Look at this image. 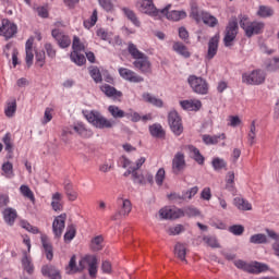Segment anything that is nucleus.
Segmentation results:
<instances>
[{"label":"nucleus","instance_id":"864d4df0","mask_svg":"<svg viewBox=\"0 0 279 279\" xmlns=\"http://www.w3.org/2000/svg\"><path fill=\"white\" fill-rule=\"evenodd\" d=\"M211 166L214 167L215 171H221V169H226V167H228V162L219 157H216L213 159Z\"/></svg>","mask_w":279,"mask_h":279},{"label":"nucleus","instance_id":"e433bc0d","mask_svg":"<svg viewBox=\"0 0 279 279\" xmlns=\"http://www.w3.org/2000/svg\"><path fill=\"white\" fill-rule=\"evenodd\" d=\"M256 15L259 16V19H269L274 16V9L267 5H259Z\"/></svg>","mask_w":279,"mask_h":279},{"label":"nucleus","instance_id":"13d9d810","mask_svg":"<svg viewBox=\"0 0 279 279\" xmlns=\"http://www.w3.org/2000/svg\"><path fill=\"white\" fill-rule=\"evenodd\" d=\"M167 177V172L165 171V168H160L156 175H155V182L158 186H162L165 182V178Z\"/></svg>","mask_w":279,"mask_h":279},{"label":"nucleus","instance_id":"f257e3e1","mask_svg":"<svg viewBox=\"0 0 279 279\" xmlns=\"http://www.w3.org/2000/svg\"><path fill=\"white\" fill-rule=\"evenodd\" d=\"M85 118L88 123H90L92 125H94V128H97L98 130H112V128L117 125V122L114 120L104 117L98 111H92L85 114Z\"/></svg>","mask_w":279,"mask_h":279},{"label":"nucleus","instance_id":"680f3d73","mask_svg":"<svg viewBox=\"0 0 279 279\" xmlns=\"http://www.w3.org/2000/svg\"><path fill=\"white\" fill-rule=\"evenodd\" d=\"M75 234H76L75 227L73 225L69 226L64 234V241L65 242L73 241V239H75Z\"/></svg>","mask_w":279,"mask_h":279},{"label":"nucleus","instance_id":"6ab92c4d","mask_svg":"<svg viewBox=\"0 0 279 279\" xmlns=\"http://www.w3.org/2000/svg\"><path fill=\"white\" fill-rule=\"evenodd\" d=\"M180 106L183 110H187L189 112H197L202 109V100L199 99H190V100H181Z\"/></svg>","mask_w":279,"mask_h":279},{"label":"nucleus","instance_id":"338daca9","mask_svg":"<svg viewBox=\"0 0 279 279\" xmlns=\"http://www.w3.org/2000/svg\"><path fill=\"white\" fill-rule=\"evenodd\" d=\"M184 217H197L199 216V210L195 207H185L183 209Z\"/></svg>","mask_w":279,"mask_h":279},{"label":"nucleus","instance_id":"0e129e2a","mask_svg":"<svg viewBox=\"0 0 279 279\" xmlns=\"http://www.w3.org/2000/svg\"><path fill=\"white\" fill-rule=\"evenodd\" d=\"M21 227L24 230H27V232H31L32 234H38V232H40V230H38L37 227L32 226L29 222L25 220L21 221Z\"/></svg>","mask_w":279,"mask_h":279},{"label":"nucleus","instance_id":"79ce46f5","mask_svg":"<svg viewBox=\"0 0 279 279\" xmlns=\"http://www.w3.org/2000/svg\"><path fill=\"white\" fill-rule=\"evenodd\" d=\"M66 274H77V271H82V267H77V262L75 255H73L70 259L69 265L65 268Z\"/></svg>","mask_w":279,"mask_h":279},{"label":"nucleus","instance_id":"412c9836","mask_svg":"<svg viewBox=\"0 0 279 279\" xmlns=\"http://www.w3.org/2000/svg\"><path fill=\"white\" fill-rule=\"evenodd\" d=\"M133 66L138 69L142 73H149V71H151V62H149V58L146 54L135 60Z\"/></svg>","mask_w":279,"mask_h":279},{"label":"nucleus","instance_id":"b1692460","mask_svg":"<svg viewBox=\"0 0 279 279\" xmlns=\"http://www.w3.org/2000/svg\"><path fill=\"white\" fill-rule=\"evenodd\" d=\"M41 274L43 276L50 279H62V276L60 275V270H58V268H56V266H52V265L43 266Z\"/></svg>","mask_w":279,"mask_h":279},{"label":"nucleus","instance_id":"3c124183","mask_svg":"<svg viewBox=\"0 0 279 279\" xmlns=\"http://www.w3.org/2000/svg\"><path fill=\"white\" fill-rule=\"evenodd\" d=\"M2 175L5 178H14V166H12V162L7 161L2 165Z\"/></svg>","mask_w":279,"mask_h":279},{"label":"nucleus","instance_id":"bb28decb","mask_svg":"<svg viewBox=\"0 0 279 279\" xmlns=\"http://www.w3.org/2000/svg\"><path fill=\"white\" fill-rule=\"evenodd\" d=\"M63 189H64L65 195L70 202H75V199H77L78 194H77V191H75V189L73 187L72 182L65 181L63 183Z\"/></svg>","mask_w":279,"mask_h":279},{"label":"nucleus","instance_id":"f704fd0d","mask_svg":"<svg viewBox=\"0 0 279 279\" xmlns=\"http://www.w3.org/2000/svg\"><path fill=\"white\" fill-rule=\"evenodd\" d=\"M108 112L111 114L112 119H125V111L120 109L117 105H110Z\"/></svg>","mask_w":279,"mask_h":279},{"label":"nucleus","instance_id":"69168bd1","mask_svg":"<svg viewBox=\"0 0 279 279\" xmlns=\"http://www.w3.org/2000/svg\"><path fill=\"white\" fill-rule=\"evenodd\" d=\"M181 232H184V226L182 225H177L175 227L168 229V234H170V236H175L181 234Z\"/></svg>","mask_w":279,"mask_h":279},{"label":"nucleus","instance_id":"603ef678","mask_svg":"<svg viewBox=\"0 0 279 279\" xmlns=\"http://www.w3.org/2000/svg\"><path fill=\"white\" fill-rule=\"evenodd\" d=\"M22 265H23L25 271H27V274H29V276H32V274H34V264H32V257L25 255L22 259Z\"/></svg>","mask_w":279,"mask_h":279},{"label":"nucleus","instance_id":"a878e982","mask_svg":"<svg viewBox=\"0 0 279 279\" xmlns=\"http://www.w3.org/2000/svg\"><path fill=\"white\" fill-rule=\"evenodd\" d=\"M2 215L8 226H14V221H16V217H17L16 209L12 207H8L3 210Z\"/></svg>","mask_w":279,"mask_h":279},{"label":"nucleus","instance_id":"aec40b11","mask_svg":"<svg viewBox=\"0 0 279 279\" xmlns=\"http://www.w3.org/2000/svg\"><path fill=\"white\" fill-rule=\"evenodd\" d=\"M186 167V161L184 160V154L177 153L174 155V158L172 160V171L178 175L180 171H183V169Z\"/></svg>","mask_w":279,"mask_h":279},{"label":"nucleus","instance_id":"6e6d98bb","mask_svg":"<svg viewBox=\"0 0 279 279\" xmlns=\"http://www.w3.org/2000/svg\"><path fill=\"white\" fill-rule=\"evenodd\" d=\"M124 118L130 119L133 123H138V121H141V114L132 109L124 112Z\"/></svg>","mask_w":279,"mask_h":279},{"label":"nucleus","instance_id":"f3484780","mask_svg":"<svg viewBox=\"0 0 279 279\" xmlns=\"http://www.w3.org/2000/svg\"><path fill=\"white\" fill-rule=\"evenodd\" d=\"M163 10H167L166 13H159L158 19H162V16H166L168 21H182V19H186V12L184 11H169L171 10V4H168Z\"/></svg>","mask_w":279,"mask_h":279},{"label":"nucleus","instance_id":"a18cd8bd","mask_svg":"<svg viewBox=\"0 0 279 279\" xmlns=\"http://www.w3.org/2000/svg\"><path fill=\"white\" fill-rule=\"evenodd\" d=\"M149 132L155 138H162V136H165V130H162V125L160 124L150 125Z\"/></svg>","mask_w":279,"mask_h":279},{"label":"nucleus","instance_id":"4be33fe9","mask_svg":"<svg viewBox=\"0 0 279 279\" xmlns=\"http://www.w3.org/2000/svg\"><path fill=\"white\" fill-rule=\"evenodd\" d=\"M219 50V35H215L209 39L208 50H207V60H213L215 56H217V51Z\"/></svg>","mask_w":279,"mask_h":279},{"label":"nucleus","instance_id":"2f4dec72","mask_svg":"<svg viewBox=\"0 0 279 279\" xmlns=\"http://www.w3.org/2000/svg\"><path fill=\"white\" fill-rule=\"evenodd\" d=\"M142 97L143 100L146 101V104H151V106H156V108H162L163 106L162 99L156 98L149 93H144Z\"/></svg>","mask_w":279,"mask_h":279},{"label":"nucleus","instance_id":"09e8293b","mask_svg":"<svg viewBox=\"0 0 279 279\" xmlns=\"http://www.w3.org/2000/svg\"><path fill=\"white\" fill-rule=\"evenodd\" d=\"M2 143L4 144L5 151H8L9 154H12V151L14 149V143L12 142V134L11 133H7L3 136Z\"/></svg>","mask_w":279,"mask_h":279},{"label":"nucleus","instance_id":"4c0bfd02","mask_svg":"<svg viewBox=\"0 0 279 279\" xmlns=\"http://www.w3.org/2000/svg\"><path fill=\"white\" fill-rule=\"evenodd\" d=\"M89 75L94 80L96 84H101L104 82V77L101 76V71L99 68L92 65L88 68Z\"/></svg>","mask_w":279,"mask_h":279},{"label":"nucleus","instance_id":"2eb2a0df","mask_svg":"<svg viewBox=\"0 0 279 279\" xmlns=\"http://www.w3.org/2000/svg\"><path fill=\"white\" fill-rule=\"evenodd\" d=\"M16 25L10 22L8 19L2 20V25L0 26V36L10 39L16 34Z\"/></svg>","mask_w":279,"mask_h":279},{"label":"nucleus","instance_id":"5fc2aeb1","mask_svg":"<svg viewBox=\"0 0 279 279\" xmlns=\"http://www.w3.org/2000/svg\"><path fill=\"white\" fill-rule=\"evenodd\" d=\"M35 60H36L37 66L43 69V66H45V62L47 60V54L45 53L44 50L37 51V52H35Z\"/></svg>","mask_w":279,"mask_h":279},{"label":"nucleus","instance_id":"72a5a7b5","mask_svg":"<svg viewBox=\"0 0 279 279\" xmlns=\"http://www.w3.org/2000/svg\"><path fill=\"white\" fill-rule=\"evenodd\" d=\"M173 51L179 53V56H183V58H191V52L189 51V48L184 46V44L180 41H175L172 46Z\"/></svg>","mask_w":279,"mask_h":279},{"label":"nucleus","instance_id":"37998d69","mask_svg":"<svg viewBox=\"0 0 279 279\" xmlns=\"http://www.w3.org/2000/svg\"><path fill=\"white\" fill-rule=\"evenodd\" d=\"M4 114L9 119L14 117V114H16V100L13 99L7 102V106L4 108Z\"/></svg>","mask_w":279,"mask_h":279},{"label":"nucleus","instance_id":"4468645a","mask_svg":"<svg viewBox=\"0 0 279 279\" xmlns=\"http://www.w3.org/2000/svg\"><path fill=\"white\" fill-rule=\"evenodd\" d=\"M66 223V214H61L60 216H57L52 222V232L57 239H60L62 236V232H64Z\"/></svg>","mask_w":279,"mask_h":279},{"label":"nucleus","instance_id":"c9c22d12","mask_svg":"<svg viewBox=\"0 0 279 279\" xmlns=\"http://www.w3.org/2000/svg\"><path fill=\"white\" fill-rule=\"evenodd\" d=\"M233 205L238 210H252V204L242 197H235L233 199Z\"/></svg>","mask_w":279,"mask_h":279},{"label":"nucleus","instance_id":"58836bf2","mask_svg":"<svg viewBox=\"0 0 279 279\" xmlns=\"http://www.w3.org/2000/svg\"><path fill=\"white\" fill-rule=\"evenodd\" d=\"M20 193L23 195V197L29 199L32 204H36V196H34V192L27 185H21Z\"/></svg>","mask_w":279,"mask_h":279},{"label":"nucleus","instance_id":"ddd939ff","mask_svg":"<svg viewBox=\"0 0 279 279\" xmlns=\"http://www.w3.org/2000/svg\"><path fill=\"white\" fill-rule=\"evenodd\" d=\"M118 72L120 77H122V80H125L126 82H131L133 84H141V82H145V78H143V76L136 74V72L130 69L119 68Z\"/></svg>","mask_w":279,"mask_h":279},{"label":"nucleus","instance_id":"cd10ccee","mask_svg":"<svg viewBox=\"0 0 279 279\" xmlns=\"http://www.w3.org/2000/svg\"><path fill=\"white\" fill-rule=\"evenodd\" d=\"M51 207H52V210H54L56 213H61V210H63L64 206L62 205V194L61 193L56 192L54 194H52Z\"/></svg>","mask_w":279,"mask_h":279},{"label":"nucleus","instance_id":"e2e57ef3","mask_svg":"<svg viewBox=\"0 0 279 279\" xmlns=\"http://www.w3.org/2000/svg\"><path fill=\"white\" fill-rule=\"evenodd\" d=\"M53 119V109L47 107L45 109L44 119L41 120L43 125H47V123L51 122Z\"/></svg>","mask_w":279,"mask_h":279},{"label":"nucleus","instance_id":"393cba45","mask_svg":"<svg viewBox=\"0 0 279 279\" xmlns=\"http://www.w3.org/2000/svg\"><path fill=\"white\" fill-rule=\"evenodd\" d=\"M25 51H26V64L27 66H32L34 64V38H29L26 40L25 44Z\"/></svg>","mask_w":279,"mask_h":279},{"label":"nucleus","instance_id":"de8ad7c7","mask_svg":"<svg viewBox=\"0 0 279 279\" xmlns=\"http://www.w3.org/2000/svg\"><path fill=\"white\" fill-rule=\"evenodd\" d=\"M174 254L180 258V260H186V246L182 243L175 244Z\"/></svg>","mask_w":279,"mask_h":279},{"label":"nucleus","instance_id":"a19ab883","mask_svg":"<svg viewBox=\"0 0 279 279\" xmlns=\"http://www.w3.org/2000/svg\"><path fill=\"white\" fill-rule=\"evenodd\" d=\"M90 248L93 250V252H99L104 250V236L97 235L92 239Z\"/></svg>","mask_w":279,"mask_h":279},{"label":"nucleus","instance_id":"dca6fc26","mask_svg":"<svg viewBox=\"0 0 279 279\" xmlns=\"http://www.w3.org/2000/svg\"><path fill=\"white\" fill-rule=\"evenodd\" d=\"M51 34L54 40H57V44L61 49H66L71 47V37H69V35L62 33L58 28L52 29Z\"/></svg>","mask_w":279,"mask_h":279},{"label":"nucleus","instance_id":"49530a36","mask_svg":"<svg viewBox=\"0 0 279 279\" xmlns=\"http://www.w3.org/2000/svg\"><path fill=\"white\" fill-rule=\"evenodd\" d=\"M97 20H98V12H97V9H95L89 20H85L83 25L86 29H90V27H95V25H97Z\"/></svg>","mask_w":279,"mask_h":279},{"label":"nucleus","instance_id":"6e6552de","mask_svg":"<svg viewBox=\"0 0 279 279\" xmlns=\"http://www.w3.org/2000/svg\"><path fill=\"white\" fill-rule=\"evenodd\" d=\"M266 78L267 74L263 70H253L252 72L242 74L243 84L250 86H260V84H265Z\"/></svg>","mask_w":279,"mask_h":279},{"label":"nucleus","instance_id":"1a4fd4ad","mask_svg":"<svg viewBox=\"0 0 279 279\" xmlns=\"http://www.w3.org/2000/svg\"><path fill=\"white\" fill-rule=\"evenodd\" d=\"M136 7L143 14H148V16H154L155 19L167 12V9H157L151 0H141Z\"/></svg>","mask_w":279,"mask_h":279},{"label":"nucleus","instance_id":"7ed1b4c3","mask_svg":"<svg viewBox=\"0 0 279 279\" xmlns=\"http://www.w3.org/2000/svg\"><path fill=\"white\" fill-rule=\"evenodd\" d=\"M240 27L244 29L247 38H252V36L263 34V32L265 31V24L263 22H258V21L251 22L250 17L247 16L241 17Z\"/></svg>","mask_w":279,"mask_h":279},{"label":"nucleus","instance_id":"f8f14e48","mask_svg":"<svg viewBox=\"0 0 279 279\" xmlns=\"http://www.w3.org/2000/svg\"><path fill=\"white\" fill-rule=\"evenodd\" d=\"M239 33V23L236 20H232L229 22L227 26V33L223 38L225 47H232V41L236 38V34Z\"/></svg>","mask_w":279,"mask_h":279},{"label":"nucleus","instance_id":"774afa93","mask_svg":"<svg viewBox=\"0 0 279 279\" xmlns=\"http://www.w3.org/2000/svg\"><path fill=\"white\" fill-rule=\"evenodd\" d=\"M203 241L209 246V247H219V242L217 241V238L215 236H205Z\"/></svg>","mask_w":279,"mask_h":279},{"label":"nucleus","instance_id":"5701e85b","mask_svg":"<svg viewBox=\"0 0 279 279\" xmlns=\"http://www.w3.org/2000/svg\"><path fill=\"white\" fill-rule=\"evenodd\" d=\"M101 93L111 99H121L123 97V93L118 90L117 88L112 87L109 84H104L100 86Z\"/></svg>","mask_w":279,"mask_h":279},{"label":"nucleus","instance_id":"c756f323","mask_svg":"<svg viewBox=\"0 0 279 279\" xmlns=\"http://www.w3.org/2000/svg\"><path fill=\"white\" fill-rule=\"evenodd\" d=\"M121 11L123 12L124 16H126V19L130 20L133 25H135V27H141V21L132 9L123 7Z\"/></svg>","mask_w":279,"mask_h":279},{"label":"nucleus","instance_id":"423d86ee","mask_svg":"<svg viewBox=\"0 0 279 279\" xmlns=\"http://www.w3.org/2000/svg\"><path fill=\"white\" fill-rule=\"evenodd\" d=\"M187 83L190 85V88H192L193 93L196 95H208L210 90V85L208 84V81L202 76L197 75H190L187 77Z\"/></svg>","mask_w":279,"mask_h":279},{"label":"nucleus","instance_id":"20e7f679","mask_svg":"<svg viewBox=\"0 0 279 279\" xmlns=\"http://www.w3.org/2000/svg\"><path fill=\"white\" fill-rule=\"evenodd\" d=\"M118 209L111 216V221H121V219H126L132 213V202L123 196H118L117 198Z\"/></svg>","mask_w":279,"mask_h":279},{"label":"nucleus","instance_id":"ea45409f","mask_svg":"<svg viewBox=\"0 0 279 279\" xmlns=\"http://www.w3.org/2000/svg\"><path fill=\"white\" fill-rule=\"evenodd\" d=\"M250 243H253L254 245H263L265 243H268L267 235L265 233L253 234L250 238Z\"/></svg>","mask_w":279,"mask_h":279},{"label":"nucleus","instance_id":"9d476101","mask_svg":"<svg viewBox=\"0 0 279 279\" xmlns=\"http://www.w3.org/2000/svg\"><path fill=\"white\" fill-rule=\"evenodd\" d=\"M168 123L170 125V130L175 134V136H180L182 132H184V126L182 125V118L178 111H170L168 114Z\"/></svg>","mask_w":279,"mask_h":279},{"label":"nucleus","instance_id":"bf43d9fd","mask_svg":"<svg viewBox=\"0 0 279 279\" xmlns=\"http://www.w3.org/2000/svg\"><path fill=\"white\" fill-rule=\"evenodd\" d=\"M98 3L105 12H114V4L110 0H98Z\"/></svg>","mask_w":279,"mask_h":279},{"label":"nucleus","instance_id":"052dcab7","mask_svg":"<svg viewBox=\"0 0 279 279\" xmlns=\"http://www.w3.org/2000/svg\"><path fill=\"white\" fill-rule=\"evenodd\" d=\"M229 232L234 234V236H241V234L245 232V227H243V225H233L229 227Z\"/></svg>","mask_w":279,"mask_h":279},{"label":"nucleus","instance_id":"c85d7f7f","mask_svg":"<svg viewBox=\"0 0 279 279\" xmlns=\"http://www.w3.org/2000/svg\"><path fill=\"white\" fill-rule=\"evenodd\" d=\"M186 149L189 150L191 158H193L195 162H197L198 165H204L205 158L203 157L202 153H199L197 147L193 145H187Z\"/></svg>","mask_w":279,"mask_h":279},{"label":"nucleus","instance_id":"4d7b16f0","mask_svg":"<svg viewBox=\"0 0 279 279\" xmlns=\"http://www.w3.org/2000/svg\"><path fill=\"white\" fill-rule=\"evenodd\" d=\"M44 49L46 51V54L50 58V60H54L58 51L56 50V47L51 45V43H46L44 45Z\"/></svg>","mask_w":279,"mask_h":279},{"label":"nucleus","instance_id":"f03ea898","mask_svg":"<svg viewBox=\"0 0 279 279\" xmlns=\"http://www.w3.org/2000/svg\"><path fill=\"white\" fill-rule=\"evenodd\" d=\"M73 51L70 54V58L74 64L77 66H84L86 64V57L82 53V51H86V44L80 39V37L74 36L72 41Z\"/></svg>","mask_w":279,"mask_h":279},{"label":"nucleus","instance_id":"39448f33","mask_svg":"<svg viewBox=\"0 0 279 279\" xmlns=\"http://www.w3.org/2000/svg\"><path fill=\"white\" fill-rule=\"evenodd\" d=\"M191 16L196 21V23H201V21H203V23L208 25V27H217L219 24V20H217V17L206 11L199 10L197 5H192Z\"/></svg>","mask_w":279,"mask_h":279},{"label":"nucleus","instance_id":"8fccbe9b","mask_svg":"<svg viewBox=\"0 0 279 279\" xmlns=\"http://www.w3.org/2000/svg\"><path fill=\"white\" fill-rule=\"evenodd\" d=\"M226 189L234 193V171H229L226 175Z\"/></svg>","mask_w":279,"mask_h":279},{"label":"nucleus","instance_id":"9b49d317","mask_svg":"<svg viewBox=\"0 0 279 279\" xmlns=\"http://www.w3.org/2000/svg\"><path fill=\"white\" fill-rule=\"evenodd\" d=\"M81 271H84L85 265L88 266V274L92 278H97V256L87 255L80 260Z\"/></svg>","mask_w":279,"mask_h":279},{"label":"nucleus","instance_id":"473e14b6","mask_svg":"<svg viewBox=\"0 0 279 279\" xmlns=\"http://www.w3.org/2000/svg\"><path fill=\"white\" fill-rule=\"evenodd\" d=\"M219 141H226V135L223 133L220 135H203L205 145H217Z\"/></svg>","mask_w":279,"mask_h":279},{"label":"nucleus","instance_id":"c03bdc74","mask_svg":"<svg viewBox=\"0 0 279 279\" xmlns=\"http://www.w3.org/2000/svg\"><path fill=\"white\" fill-rule=\"evenodd\" d=\"M128 51H129L130 56L133 58V60H138L140 58L145 56V53H143L141 50H138L136 45H134L132 43H129Z\"/></svg>","mask_w":279,"mask_h":279},{"label":"nucleus","instance_id":"0eeeda50","mask_svg":"<svg viewBox=\"0 0 279 279\" xmlns=\"http://www.w3.org/2000/svg\"><path fill=\"white\" fill-rule=\"evenodd\" d=\"M234 265L238 269H243V271H247V274H263V271L269 269L266 264L259 262L246 263L242 259H238L234 262Z\"/></svg>","mask_w":279,"mask_h":279},{"label":"nucleus","instance_id":"7c9ffc66","mask_svg":"<svg viewBox=\"0 0 279 279\" xmlns=\"http://www.w3.org/2000/svg\"><path fill=\"white\" fill-rule=\"evenodd\" d=\"M41 243L45 250L47 260H53V246L51 245L46 235L41 236Z\"/></svg>","mask_w":279,"mask_h":279},{"label":"nucleus","instance_id":"a211bd4d","mask_svg":"<svg viewBox=\"0 0 279 279\" xmlns=\"http://www.w3.org/2000/svg\"><path fill=\"white\" fill-rule=\"evenodd\" d=\"M159 215L162 219H180L184 217V209L165 207L159 210Z\"/></svg>","mask_w":279,"mask_h":279}]
</instances>
